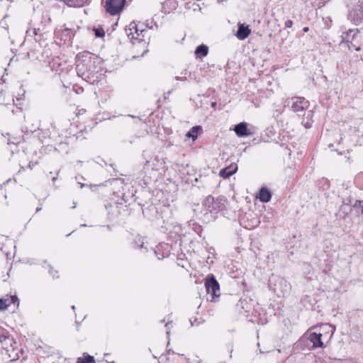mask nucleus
I'll return each mask as SVG.
<instances>
[{"instance_id":"f257e3e1","label":"nucleus","mask_w":363,"mask_h":363,"mask_svg":"<svg viewBox=\"0 0 363 363\" xmlns=\"http://www.w3.org/2000/svg\"><path fill=\"white\" fill-rule=\"evenodd\" d=\"M348 19L358 25L363 21V0H350L347 4Z\"/></svg>"},{"instance_id":"f03ea898","label":"nucleus","mask_w":363,"mask_h":363,"mask_svg":"<svg viewBox=\"0 0 363 363\" xmlns=\"http://www.w3.org/2000/svg\"><path fill=\"white\" fill-rule=\"evenodd\" d=\"M203 205L206 211L210 213H218L226 209L228 200L223 196L214 198L212 196H208L203 201Z\"/></svg>"},{"instance_id":"7ed1b4c3","label":"nucleus","mask_w":363,"mask_h":363,"mask_svg":"<svg viewBox=\"0 0 363 363\" xmlns=\"http://www.w3.org/2000/svg\"><path fill=\"white\" fill-rule=\"evenodd\" d=\"M269 281V287L272 288L279 296L281 294L284 296L289 289L288 282L282 277L272 276Z\"/></svg>"},{"instance_id":"20e7f679","label":"nucleus","mask_w":363,"mask_h":363,"mask_svg":"<svg viewBox=\"0 0 363 363\" xmlns=\"http://www.w3.org/2000/svg\"><path fill=\"white\" fill-rule=\"evenodd\" d=\"M287 106H290L291 111L295 113H301L307 110L310 103L303 97L294 96L288 99L286 101Z\"/></svg>"},{"instance_id":"39448f33","label":"nucleus","mask_w":363,"mask_h":363,"mask_svg":"<svg viewBox=\"0 0 363 363\" xmlns=\"http://www.w3.org/2000/svg\"><path fill=\"white\" fill-rule=\"evenodd\" d=\"M205 287L208 294L211 295V301H216L220 296V286L213 275L206 279Z\"/></svg>"},{"instance_id":"423d86ee","label":"nucleus","mask_w":363,"mask_h":363,"mask_svg":"<svg viewBox=\"0 0 363 363\" xmlns=\"http://www.w3.org/2000/svg\"><path fill=\"white\" fill-rule=\"evenodd\" d=\"M125 0H105L104 7L106 11L111 16L119 14L124 8Z\"/></svg>"},{"instance_id":"0eeeda50","label":"nucleus","mask_w":363,"mask_h":363,"mask_svg":"<svg viewBox=\"0 0 363 363\" xmlns=\"http://www.w3.org/2000/svg\"><path fill=\"white\" fill-rule=\"evenodd\" d=\"M0 342L1 344L2 348L7 352L15 350L16 342L7 332L3 331L1 333H0Z\"/></svg>"},{"instance_id":"6e6552de","label":"nucleus","mask_w":363,"mask_h":363,"mask_svg":"<svg viewBox=\"0 0 363 363\" xmlns=\"http://www.w3.org/2000/svg\"><path fill=\"white\" fill-rule=\"evenodd\" d=\"M126 35L130 39H138L140 36L143 37L144 33L147 31L144 29L139 30L135 23H130L128 28L125 29Z\"/></svg>"},{"instance_id":"1a4fd4ad","label":"nucleus","mask_w":363,"mask_h":363,"mask_svg":"<svg viewBox=\"0 0 363 363\" xmlns=\"http://www.w3.org/2000/svg\"><path fill=\"white\" fill-rule=\"evenodd\" d=\"M351 42L348 44L350 49L354 48L355 50L359 51L363 45V33L359 30L352 35Z\"/></svg>"},{"instance_id":"9d476101","label":"nucleus","mask_w":363,"mask_h":363,"mask_svg":"<svg viewBox=\"0 0 363 363\" xmlns=\"http://www.w3.org/2000/svg\"><path fill=\"white\" fill-rule=\"evenodd\" d=\"M233 130L238 137H245L252 134L248 130L247 124L245 122H241L237 124Z\"/></svg>"},{"instance_id":"9b49d317","label":"nucleus","mask_w":363,"mask_h":363,"mask_svg":"<svg viewBox=\"0 0 363 363\" xmlns=\"http://www.w3.org/2000/svg\"><path fill=\"white\" fill-rule=\"evenodd\" d=\"M250 33L251 30L249 28L248 26H245L244 24L239 23L238 29L236 33V37L239 40H244L248 37Z\"/></svg>"},{"instance_id":"f8f14e48","label":"nucleus","mask_w":363,"mask_h":363,"mask_svg":"<svg viewBox=\"0 0 363 363\" xmlns=\"http://www.w3.org/2000/svg\"><path fill=\"white\" fill-rule=\"evenodd\" d=\"M313 111L312 110L308 111L303 115L301 123L306 128H310L312 127L313 123Z\"/></svg>"},{"instance_id":"ddd939ff","label":"nucleus","mask_w":363,"mask_h":363,"mask_svg":"<svg viewBox=\"0 0 363 363\" xmlns=\"http://www.w3.org/2000/svg\"><path fill=\"white\" fill-rule=\"evenodd\" d=\"M257 198L261 202L267 203L272 199V194L266 187H262L259 189Z\"/></svg>"},{"instance_id":"4468645a","label":"nucleus","mask_w":363,"mask_h":363,"mask_svg":"<svg viewBox=\"0 0 363 363\" xmlns=\"http://www.w3.org/2000/svg\"><path fill=\"white\" fill-rule=\"evenodd\" d=\"M321 337V333H312L310 334L309 340L313 342V347H322L323 346Z\"/></svg>"},{"instance_id":"2eb2a0df","label":"nucleus","mask_w":363,"mask_h":363,"mask_svg":"<svg viewBox=\"0 0 363 363\" xmlns=\"http://www.w3.org/2000/svg\"><path fill=\"white\" fill-rule=\"evenodd\" d=\"M91 61L89 60L86 64H79L77 65V69L79 72H82L83 75H86V77H89L92 74V71L91 70Z\"/></svg>"},{"instance_id":"dca6fc26","label":"nucleus","mask_w":363,"mask_h":363,"mask_svg":"<svg viewBox=\"0 0 363 363\" xmlns=\"http://www.w3.org/2000/svg\"><path fill=\"white\" fill-rule=\"evenodd\" d=\"M69 6L82 7L89 3V0H62Z\"/></svg>"},{"instance_id":"f3484780","label":"nucleus","mask_w":363,"mask_h":363,"mask_svg":"<svg viewBox=\"0 0 363 363\" xmlns=\"http://www.w3.org/2000/svg\"><path fill=\"white\" fill-rule=\"evenodd\" d=\"M237 169H238L237 167L234 169H231V167H228L222 169L219 172V175H220V177L225 178V179L229 178L230 176H232L233 174H234L236 172Z\"/></svg>"},{"instance_id":"a211bd4d","label":"nucleus","mask_w":363,"mask_h":363,"mask_svg":"<svg viewBox=\"0 0 363 363\" xmlns=\"http://www.w3.org/2000/svg\"><path fill=\"white\" fill-rule=\"evenodd\" d=\"M358 31V29H349L346 32H343L341 35V38L343 42H346L348 44L351 42L353 34Z\"/></svg>"},{"instance_id":"6ab92c4d","label":"nucleus","mask_w":363,"mask_h":363,"mask_svg":"<svg viewBox=\"0 0 363 363\" xmlns=\"http://www.w3.org/2000/svg\"><path fill=\"white\" fill-rule=\"evenodd\" d=\"M208 53V48L205 45H199L195 50V54L197 57H206Z\"/></svg>"},{"instance_id":"aec40b11","label":"nucleus","mask_w":363,"mask_h":363,"mask_svg":"<svg viewBox=\"0 0 363 363\" xmlns=\"http://www.w3.org/2000/svg\"><path fill=\"white\" fill-rule=\"evenodd\" d=\"M201 130V127L199 125L192 127L189 131L186 133V137L191 138L193 140H195L198 138V132Z\"/></svg>"},{"instance_id":"412c9836","label":"nucleus","mask_w":363,"mask_h":363,"mask_svg":"<svg viewBox=\"0 0 363 363\" xmlns=\"http://www.w3.org/2000/svg\"><path fill=\"white\" fill-rule=\"evenodd\" d=\"M77 363H95V360L94 357L86 355L84 358L79 357Z\"/></svg>"},{"instance_id":"4be33fe9","label":"nucleus","mask_w":363,"mask_h":363,"mask_svg":"<svg viewBox=\"0 0 363 363\" xmlns=\"http://www.w3.org/2000/svg\"><path fill=\"white\" fill-rule=\"evenodd\" d=\"M10 305L9 299L0 298V311L6 310Z\"/></svg>"},{"instance_id":"5701e85b","label":"nucleus","mask_w":363,"mask_h":363,"mask_svg":"<svg viewBox=\"0 0 363 363\" xmlns=\"http://www.w3.org/2000/svg\"><path fill=\"white\" fill-rule=\"evenodd\" d=\"M353 207L361 210V213L363 216V201L356 200L353 204Z\"/></svg>"},{"instance_id":"b1692460","label":"nucleus","mask_w":363,"mask_h":363,"mask_svg":"<svg viewBox=\"0 0 363 363\" xmlns=\"http://www.w3.org/2000/svg\"><path fill=\"white\" fill-rule=\"evenodd\" d=\"M40 28H33V29H28V30H27V32H26V33H27L28 35H31V33H32V34H33L34 35H38V34H39V32H40Z\"/></svg>"},{"instance_id":"393cba45","label":"nucleus","mask_w":363,"mask_h":363,"mask_svg":"<svg viewBox=\"0 0 363 363\" xmlns=\"http://www.w3.org/2000/svg\"><path fill=\"white\" fill-rule=\"evenodd\" d=\"M94 30L96 37H102L104 35V32L102 29L95 28Z\"/></svg>"},{"instance_id":"a878e982","label":"nucleus","mask_w":363,"mask_h":363,"mask_svg":"<svg viewBox=\"0 0 363 363\" xmlns=\"http://www.w3.org/2000/svg\"><path fill=\"white\" fill-rule=\"evenodd\" d=\"M49 273L52 276L53 278H58V272L57 270H53L52 267H50Z\"/></svg>"},{"instance_id":"bb28decb","label":"nucleus","mask_w":363,"mask_h":363,"mask_svg":"<svg viewBox=\"0 0 363 363\" xmlns=\"http://www.w3.org/2000/svg\"><path fill=\"white\" fill-rule=\"evenodd\" d=\"M6 240V237L0 235V249H1L4 245V242Z\"/></svg>"},{"instance_id":"cd10ccee","label":"nucleus","mask_w":363,"mask_h":363,"mask_svg":"<svg viewBox=\"0 0 363 363\" xmlns=\"http://www.w3.org/2000/svg\"><path fill=\"white\" fill-rule=\"evenodd\" d=\"M285 27L286 28H291L293 26V21L291 20H287L285 21Z\"/></svg>"},{"instance_id":"c85d7f7f","label":"nucleus","mask_w":363,"mask_h":363,"mask_svg":"<svg viewBox=\"0 0 363 363\" xmlns=\"http://www.w3.org/2000/svg\"><path fill=\"white\" fill-rule=\"evenodd\" d=\"M170 324H171V322H168V323H167L165 324V327L167 328V335H169V333H170V331H169V330H170Z\"/></svg>"},{"instance_id":"c756f323","label":"nucleus","mask_w":363,"mask_h":363,"mask_svg":"<svg viewBox=\"0 0 363 363\" xmlns=\"http://www.w3.org/2000/svg\"><path fill=\"white\" fill-rule=\"evenodd\" d=\"M72 33V31L69 28H65L62 32V33H65V34H68V33Z\"/></svg>"},{"instance_id":"7c9ffc66","label":"nucleus","mask_w":363,"mask_h":363,"mask_svg":"<svg viewBox=\"0 0 363 363\" xmlns=\"http://www.w3.org/2000/svg\"><path fill=\"white\" fill-rule=\"evenodd\" d=\"M37 164V162L35 163H33V162H30L28 164V167L30 168V169H33V167Z\"/></svg>"},{"instance_id":"2f4dec72","label":"nucleus","mask_w":363,"mask_h":363,"mask_svg":"<svg viewBox=\"0 0 363 363\" xmlns=\"http://www.w3.org/2000/svg\"><path fill=\"white\" fill-rule=\"evenodd\" d=\"M17 299H18V298H17V297H16V296H11V300H10V304H11V303H14V301H15L16 300H17Z\"/></svg>"},{"instance_id":"473e14b6","label":"nucleus","mask_w":363,"mask_h":363,"mask_svg":"<svg viewBox=\"0 0 363 363\" xmlns=\"http://www.w3.org/2000/svg\"><path fill=\"white\" fill-rule=\"evenodd\" d=\"M308 30H309V28L308 27H304L303 28V31L305 32V33H307Z\"/></svg>"},{"instance_id":"72a5a7b5","label":"nucleus","mask_w":363,"mask_h":363,"mask_svg":"<svg viewBox=\"0 0 363 363\" xmlns=\"http://www.w3.org/2000/svg\"><path fill=\"white\" fill-rule=\"evenodd\" d=\"M176 79H177V80H180V79H181V80H186V77H184V78H182V77H176Z\"/></svg>"},{"instance_id":"f704fd0d","label":"nucleus","mask_w":363,"mask_h":363,"mask_svg":"<svg viewBox=\"0 0 363 363\" xmlns=\"http://www.w3.org/2000/svg\"><path fill=\"white\" fill-rule=\"evenodd\" d=\"M52 145H47V149H48L49 151H50V150H51V148H52Z\"/></svg>"},{"instance_id":"c9c22d12","label":"nucleus","mask_w":363,"mask_h":363,"mask_svg":"<svg viewBox=\"0 0 363 363\" xmlns=\"http://www.w3.org/2000/svg\"><path fill=\"white\" fill-rule=\"evenodd\" d=\"M58 145H59V147H60V146H67L66 143H60Z\"/></svg>"},{"instance_id":"e433bc0d","label":"nucleus","mask_w":363,"mask_h":363,"mask_svg":"<svg viewBox=\"0 0 363 363\" xmlns=\"http://www.w3.org/2000/svg\"><path fill=\"white\" fill-rule=\"evenodd\" d=\"M16 357H13V358L12 359V360H16V359H18V354H16Z\"/></svg>"},{"instance_id":"4c0bfd02","label":"nucleus","mask_w":363,"mask_h":363,"mask_svg":"<svg viewBox=\"0 0 363 363\" xmlns=\"http://www.w3.org/2000/svg\"><path fill=\"white\" fill-rule=\"evenodd\" d=\"M56 180H57V177H54L52 179V181L53 182H55Z\"/></svg>"},{"instance_id":"58836bf2","label":"nucleus","mask_w":363,"mask_h":363,"mask_svg":"<svg viewBox=\"0 0 363 363\" xmlns=\"http://www.w3.org/2000/svg\"><path fill=\"white\" fill-rule=\"evenodd\" d=\"M211 106H212L213 107L216 106V102H213V103H212V104H211Z\"/></svg>"},{"instance_id":"ea45409f","label":"nucleus","mask_w":363,"mask_h":363,"mask_svg":"<svg viewBox=\"0 0 363 363\" xmlns=\"http://www.w3.org/2000/svg\"><path fill=\"white\" fill-rule=\"evenodd\" d=\"M54 150H55V151H58V148H57V147H54Z\"/></svg>"},{"instance_id":"a19ab883","label":"nucleus","mask_w":363,"mask_h":363,"mask_svg":"<svg viewBox=\"0 0 363 363\" xmlns=\"http://www.w3.org/2000/svg\"><path fill=\"white\" fill-rule=\"evenodd\" d=\"M140 248H143V244L140 245Z\"/></svg>"},{"instance_id":"79ce46f5","label":"nucleus","mask_w":363,"mask_h":363,"mask_svg":"<svg viewBox=\"0 0 363 363\" xmlns=\"http://www.w3.org/2000/svg\"><path fill=\"white\" fill-rule=\"evenodd\" d=\"M72 308L73 310H74V309H75V306H72Z\"/></svg>"},{"instance_id":"37998d69","label":"nucleus","mask_w":363,"mask_h":363,"mask_svg":"<svg viewBox=\"0 0 363 363\" xmlns=\"http://www.w3.org/2000/svg\"><path fill=\"white\" fill-rule=\"evenodd\" d=\"M84 186V184H81V188H82Z\"/></svg>"}]
</instances>
